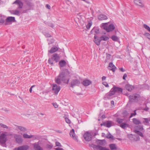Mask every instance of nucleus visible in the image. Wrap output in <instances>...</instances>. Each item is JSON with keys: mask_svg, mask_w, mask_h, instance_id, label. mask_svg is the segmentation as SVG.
Listing matches in <instances>:
<instances>
[{"mask_svg": "<svg viewBox=\"0 0 150 150\" xmlns=\"http://www.w3.org/2000/svg\"><path fill=\"white\" fill-rule=\"evenodd\" d=\"M14 138L16 139V142L18 144H21L23 141L21 136L19 134H14Z\"/></svg>", "mask_w": 150, "mask_h": 150, "instance_id": "obj_10", "label": "nucleus"}, {"mask_svg": "<svg viewBox=\"0 0 150 150\" xmlns=\"http://www.w3.org/2000/svg\"><path fill=\"white\" fill-rule=\"evenodd\" d=\"M133 123L136 125L141 124V122L136 118H134L132 119Z\"/></svg>", "mask_w": 150, "mask_h": 150, "instance_id": "obj_29", "label": "nucleus"}, {"mask_svg": "<svg viewBox=\"0 0 150 150\" xmlns=\"http://www.w3.org/2000/svg\"><path fill=\"white\" fill-rule=\"evenodd\" d=\"M52 90L54 94L57 95L61 89L60 86H58L56 84H53L52 85Z\"/></svg>", "mask_w": 150, "mask_h": 150, "instance_id": "obj_7", "label": "nucleus"}, {"mask_svg": "<svg viewBox=\"0 0 150 150\" xmlns=\"http://www.w3.org/2000/svg\"><path fill=\"white\" fill-rule=\"evenodd\" d=\"M119 69L122 72H124L125 71V70L123 68H120Z\"/></svg>", "mask_w": 150, "mask_h": 150, "instance_id": "obj_58", "label": "nucleus"}, {"mask_svg": "<svg viewBox=\"0 0 150 150\" xmlns=\"http://www.w3.org/2000/svg\"><path fill=\"white\" fill-rule=\"evenodd\" d=\"M104 142V140H98L96 141L98 144L101 145H103V142Z\"/></svg>", "mask_w": 150, "mask_h": 150, "instance_id": "obj_38", "label": "nucleus"}, {"mask_svg": "<svg viewBox=\"0 0 150 150\" xmlns=\"http://www.w3.org/2000/svg\"><path fill=\"white\" fill-rule=\"evenodd\" d=\"M44 35L46 37H51V35L48 33H45Z\"/></svg>", "mask_w": 150, "mask_h": 150, "instance_id": "obj_52", "label": "nucleus"}, {"mask_svg": "<svg viewBox=\"0 0 150 150\" xmlns=\"http://www.w3.org/2000/svg\"><path fill=\"white\" fill-rule=\"evenodd\" d=\"M136 133L141 137H143V135L142 133L139 131H137Z\"/></svg>", "mask_w": 150, "mask_h": 150, "instance_id": "obj_42", "label": "nucleus"}, {"mask_svg": "<svg viewBox=\"0 0 150 150\" xmlns=\"http://www.w3.org/2000/svg\"><path fill=\"white\" fill-rule=\"evenodd\" d=\"M71 137H72L74 140H77V137L75 135L74 130V129H71L69 133Z\"/></svg>", "mask_w": 150, "mask_h": 150, "instance_id": "obj_23", "label": "nucleus"}, {"mask_svg": "<svg viewBox=\"0 0 150 150\" xmlns=\"http://www.w3.org/2000/svg\"><path fill=\"white\" fill-rule=\"evenodd\" d=\"M100 41L101 40H103L105 41H106L107 40H108L109 38L106 36L105 35H103L100 37Z\"/></svg>", "mask_w": 150, "mask_h": 150, "instance_id": "obj_30", "label": "nucleus"}, {"mask_svg": "<svg viewBox=\"0 0 150 150\" xmlns=\"http://www.w3.org/2000/svg\"><path fill=\"white\" fill-rule=\"evenodd\" d=\"M49 26L53 28L54 27V25L52 24H50L49 25Z\"/></svg>", "mask_w": 150, "mask_h": 150, "instance_id": "obj_60", "label": "nucleus"}, {"mask_svg": "<svg viewBox=\"0 0 150 150\" xmlns=\"http://www.w3.org/2000/svg\"><path fill=\"white\" fill-rule=\"evenodd\" d=\"M29 148L28 146L24 145L19 146L17 148H15V149L16 150H27Z\"/></svg>", "mask_w": 150, "mask_h": 150, "instance_id": "obj_17", "label": "nucleus"}, {"mask_svg": "<svg viewBox=\"0 0 150 150\" xmlns=\"http://www.w3.org/2000/svg\"><path fill=\"white\" fill-rule=\"evenodd\" d=\"M108 23H103V25L104 29L107 32L112 31L115 29L114 25L112 24H110L108 26Z\"/></svg>", "mask_w": 150, "mask_h": 150, "instance_id": "obj_6", "label": "nucleus"}, {"mask_svg": "<svg viewBox=\"0 0 150 150\" xmlns=\"http://www.w3.org/2000/svg\"><path fill=\"white\" fill-rule=\"evenodd\" d=\"M127 77V74H125L123 76V79L125 80L126 78Z\"/></svg>", "mask_w": 150, "mask_h": 150, "instance_id": "obj_54", "label": "nucleus"}, {"mask_svg": "<svg viewBox=\"0 0 150 150\" xmlns=\"http://www.w3.org/2000/svg\"><path fill=\"white\" fill-rule=\"evenodd\" d=\"M139 97V95L137 94H135L132 96H129V100L131 102H134L137 100Z\"/></svg>", "mask_w": 150, "mask_h": 150, "instance_id": "obj_9", "label": "nucleus"}, {"mask_svg": "<svg viewBox=\"0 0 150 150\" xmlns=\"http://www.w3.org/2000/svg\"><path fill=\"white\" fill-rule=\"evenodd\" d=\"M59 66L61 67H63L66 65V62L64 60H61L59 62Z\"/></svg>", "mask_w": 150, "mask_h": 150, "instance_id": "obj_26", "label": "nucleus"}, {"mask_svg": "<svg viewBox=\"0 0 150 150\" xmlns=\"http://www.w3.org/2000/svg\"><path fill=\"white\" fill-rule=\"evenodd\" d=\"M92 83L91 81L88 80L86 79L84 80L82 83L84 86H87Z\"/></svg>", "mask_w": 150, "mask_h": 150, "instance_id": "obj_21", "label": "nucleus"}, {"mask_svg": "<svg viewBox=\"0 0 150 150\" xmlns=\"http://www.w3.org/2000/svg\"><path fill=\"white\" fill-rule=\"evenodd\" d=\"M134 2L136 5H138L142 8L144 7V5L141 0H134Z\"/></svg>", "mask_w": 150, "mask_h": 150, "instance_id": "obj_16", "label": "nucleus"}, {"mask_svg": "<svg viewBox=\"0 0 150 150\" xmlns=\"http://www.w3.org/2000/svg\"><path fill=\"white\" fill-rule=\"evenodd\" d=\"M136 110H134V113H131V114L129 116V117L130 118H131L133 116H135L136 115Z\"/></svg>", "mask_w": 150, "mask_h": 150, "instance_id": "obj_45", "label": "nucleus"}, {"mask_svg": "<svg viewBox=\"0 0 150 150\" xmlns=\"http://www.w3.org/2000/svg\"><path fill=\"white\" fill-rule=\"evenodd\" d=\"M143 27L149 31L150 32V28L147 25L145 24H144Z\"/></svg>", "mask_w": 150, "mask_h": 150, "instance_id": "obj_39", "label": "nucleus"}, {"mask_svg": "<svg viewBox=\"0 0 150 150\" xmlns=\"http://www.w3.org/2000/svg\"><path fill=\"white\" fill-rule=\"evenodd\" d=\"M58 48L56 47H52L51 49L49 51L51 53H53L56 52L58 50Z\"/></svg>", "mask_w": 150, "mask_h": 150, "instance_id": "obj_28", "label": "nucleus"}, {"mask_svg": "<svg viewBox=\"0 0 150 150\" xmlns=\"http://www.w3.org/2000/svg\"><path fill=\"white\" fill-rule=\"evenodd\" d=\"M103 84L106 87H109V85L108 84V83L105 82H103Z\"/></svg>", "mask_w": 150, "mask_h": 150, "instance_id": "obj_47", "label": "nucleus"}, {"mask_svg": "<svg viewBox=\"0 0 150 150\" xmlns=\"http://www.w3.org/2000/svg\"><path fill=\"white\" fill-rule=\"evenodd\" d=\"M109 67H110L111 68V69H110V70L112 71L113 72H114L116 69V67L114 65L113 63L112 62H110L109 64Z\"/></svg>", "mask_w": 150, "mask_h": 150, "instance_id": "obj_22", "label": "nucleus"}, {"mask_svg": "<svg viewBox=\"0 0 150 150\" xmlns=\"http://www.w3.org/2000/svg\"><path fill=\"white\" fill-rule=\"evenodd\" d=\"M101 117L102 118H104L105 117V116L104 115H102V116H101Z\"/></svg>", "mask_w": 150, "mask_h": 150, "instance_id": "obj_64", "label": "nucleus"}, {"mask_svg": "<svg viewBox=\"0 0 150 150\" xmlns=\"http://www.w3.org/2000/svg\"><path fill=\"white\" fill-rule=\"evenodd\" d=\"M34 86H35L34 85H33V86H31V87L29 89V91H30V93H31L32 92V88H33Z\"/></svg>", "mask_w": 150, "mask_h": 150, "instance_id": "obj_55", "label": "nucleus"}, {"mask_svg": "<svg viewBox=\"0 0 150 150\" xmlns=\"http://www.w3.org/2000/svg\"><path fill=\"white\" fill-rule=\"evenodd\" d=\"M95 43L98 46L100 44V38H97V36L96 35H95L94 36Z\"/></svg>", "mask_w": 150, "mask_h": 150, "instance_id": "obj_24", "label": "nucleus"}, {"mask_svg": "<svg viewBox=\"0 0 150 150\" xmlns=\"http://www.w3.org/2000/svg\"><path fill=\"white\" fill-rule=\"evenodd\" d=\"M56 146H61L62 145L60 143L58 142H56Z\"/></svg>", "mask_w": 150, "mask_h": 150, "instance_id": "obj_50", "label": "nucleus"}, {"mask_svg": "<svg viewBox=\"0 0 150 150\" xmlns=\"http://www.w3.org/2000/svg\"><path fill=\"white\" fill-rule=\"evenodd\" d=\"M83 137L85 140L87 141H89L92 139V135L91 134L88 132L85 133Z\"/></svg>", "mask_w": 150, "mask_h": 150, "instance_id": "obj_11", "label": "nucleus"}, {"mask_svg": "<svg viewBox=\"0 0 150 150\" xmlns=\"http://www.w3.org/2000/svg\"><path fill=\"white\" fill-rule=\"evenodd\" d=\"M145 35L147 37V38L149 40H150V34L148 33H146L145 34Z\"/></svg>", "mask_w": 150, "mask_h": 150, "instance_id": "obj_46", "label": "nucleus"}, {"mask_svg": "<svg viewBox=\"0 0 150 150\" xmlns=\"http://www.w3.org/2000/svg\"><path fill=\"white\" fill-rule=\"evenodd\" d=\"M17 127L18 129L23 132H25L27 130V129L25 127L21 126H17Z\"/></svg>", "mask_w": 150, "mask_h": 150, "instance_id": "obj_27", "label": "nucleus"}, {"mask_svg": "<svg viewBox=\"0 0 150 150\" xmlns=\"http://www.w3.org/2000/svg\"><path fill=\"white\" fill-rule=\"evenodd\" d=\"M127 137L130 140L133 142L137 141L139 139V136L131 134H128Z\"/></svg>", "mask_w": 150, "mask_h": 150, "instance_id": "obj_8", "label": "nucleus"}, {"mask_svg": "<svg viewBox=\"0 0 150 150\" xmlns=\"http://www.w3.org/2000/svg\"><path fill=\"white\" fill-rule=\"evenodd\" d=\"M125 95L126 96H129V94L128 93H126V94H125Z\"/></svg>", "mask_w": 150, "mask_h": 150, "instance_id": "obj_62", "label": "nucleus"}, {"mask_svg": "<svg viewBox=\"0 0 150 150\" xmlns=\"http://www.w3.org/2000/svg\"><path fill=\"white\" fill-rule=\"evenodd\" d=\"M124 121V119L117 118L116 119V122L120 124L122 123L123 121Z\"/></svg>", "mask_w": 150, "mask_h": 150, "instance_id": "obj_35", "label": "nucleus"}, {"mask_svg": "<svg viewBox=\"0 0 150 150\" xmlns=\"http://www.w3.org/2000/svg\"><path fill=\"white\" fill-rule=\"evenodd\" d=\"M16 21L15 18L14 17H8L6 20V24H8V23L12 22H14Z\"/></svg>", "mask_w": 150, "mask_h": 150, "instance_id": "obj_14", "label": "nucleus"}, {"mask_svg": "<svg viewBox=\"0 0 150 150\" xmlns=\"http://www.w3.org/2000/svg\"><path fill=\"white\" fill-rule=\"evenodd\" d=\"M117 139L119 141H121L122 140V139L121 138H117Z\"/></svg>", "mask_w": 150, "mask_h": 150, "instance_id": "obj_63", "label": "nucleus"}, {"mask_svg": "<svg viewBox=\"0 0 150 150\" xmlns=\"http://www.w3.org/2000/svg\"><path fill=\"white\" fill-rule=\"evenodd\" d=\"M52 104L53 105L55 108H57L58 107V105L56 103H53Z\"/></svg>", "mask_w": 150, "mask_h": 150, "instance_id": "obj_51", "label": "nucleus"}, {"mask_svg": "<svg viewBox=\"0 0 150 150\" xmlns=\"http://www.w3.org/2000/svg\"><path fill=\"white\" fill-rule=\"evenodd\" d=\"M65 119L66 122L68 124H70L71 123L70 120L67 117H65Z\"/></svg>", "mask_w": 150, "mask_h": 150, "instance_id": "obj_44", "label": "nucleus"}, {"mask_svg": "<svg viewBox=\"0 0 150 150\" xmlns=\"http://www.w3.org/2000/svg\"><path fill=\"white\" fill-rule=\"evenodd\" d=\"M111 38L114 41H117L118 40V38L117 36L114 35H112Z\"/></svg>", "mask_w": 150, "mask_h": 150, "instance_id": "obj_36", "label": "nucleus"}, {"mask_svg": "<svg viewBox=\"0 0 150 150\" xmlns=\"http://www.w3.org/2000/svg\"><path fill=\"white\" fill-rule=\"evenodd\" d=\"M109 146L112 150H116L117 149L116 145L115 144H110L109 145Z\"/></svg>", "mask_w": 150, "mask_h": 150, "instance_id": "obj_25", "label": "nucleus"}, {"mask_svg": "<svg viewBox=\"0 0 150 150\" xmlns=\"http://www.w3.org/2000/svg\"><path fill=\"white\" fill-rule=\"evenodd\" d=\"M125 88L127 91H131L134 88V87L129 84H127L125 86Z\"/></svg>", "mask_w": 150, "mask_h": 150, "instance_id": "obj_19", "label": "nucleus"}, {"mask_svg": "<svg viewBox=\"0 0 150 150\" xmlns=\"http://www.w3.org/2000/svg\"><path fill=\"white\" fill-rule=\"evenodd\" d=\"M101 125H103L107 127H110L112 126V122L111 121H108L106 122L103 123V124H101Z\"/></svg>", "mask_w": 150, "mask_h": 150, "instance_id": "obj_20", "label": "nucleus"}, {"mask_svg": "<svg viewBox=\"0 0 150 150\" xmlns=\"http://www.w3.org/2000/svg\"><path fill=\"white\" fill-rule=\"evenodd\" d=\"M93 147L94 149L96 150H110L109 149L105 147H103L101 146L95 145H93Z\"/></svg>", "mask_w": 150, "mask_h": 150, "instance_id": "obj_13", "label": "nucleus"}, {"mask_svg": "<svg viewBox=\"0 0 150 150\" xmlns=\"http://www.w3.org/2000/svg\"><path fill=\"white\" fill-rule=\"evenodd\" d=\"M145 121H144L143 122L144 123L145 122L146 123H149V118H145L144 119Z\"/></svg>", "mask_w": 150, "mask_h": 150, "instance_id": "obj_49", "label": "nucleus"}, {"mask_svg": "<svg viewBox=\"0 0 150 150\" xmlns=\"http://www.w3.org/2000/svg\"><path fill=\"white\" fill-rule=\"evenodd\" d=\"M111 105H114V101L113 100H112L111 101Z\"/></svg>", "mask_w": 150, "mask_h": 150, "instance_id": "obj_61", "label": "nucleus"}, {"mask_svg": "<svg viewBox=\"0 0 150 150\" xmlns=\"http://www.w3.org/2000/svg\"><path fill=\"white\" fill-rule=\"evenodd\" d=\"M70 73L67 69H65L60 72L59 75L55 79V82L58 84H61L62 81L64 83H68L69 80Z\"/></svg>", "mask_w": 150, "mask_h": 150, "instance_id": "obj_1", "label": "nucleus"}, {"mask_svg": "<svg viewBox=\"0 0 150 150\" xmlns=\"http://www.w3.org/2000/svg\"><path fill=\"white\" fill-rule=\"evenodd\" d=\"M60 59V57L57 53H55L52 56L51 58L48 59V62L50 64L53 65L54 61L57 63L59 61Z\"/></svg>", "mask_w": 150, "mask_h": 150, "instance_id": "obj_5", "label": "nucleus"}, {"mask_svg": "<svg viewBox=\"0 0 150 150\" xmlns=\"http://www.w3.org/2000/svg\"><path fill=\"white\" fill-rule=\"evenodd\" d=\"M138 127L139 129L141 131H142L144 129L143 126L139 125L138 126Z\"/></svg>", "mask_w": 150, "mask_h": 150, "instance_id": "obj_48", "label": "nucleus"}, {"mask_svg": "<svg viewBox=\"0 0 150 150\" xmlns=\"http://www.w3.org/2000/svg\"><path fill=\"white\" fill-rule=\"evenodd\" d=\"M46 7L48 9H50V5L49 4H47L46 6Z\"/></svg>", "mask_w": 150, "mask_h": 150, "instance_id": "obj_57", "label": "nucleus"}, {"mask_svg": "<svg viewBox=\"0 0 150 150\" xmlns=\"http://www.w3.org/2000/svg\"><path fill=\"white\" fill-rule=\"evenodd\" d=\"M120 126L122 128L125 129L128 127V125L126 123H122L120 125Z\"/></svg>", "mask_w": 150, "mask_h": 150, "instance_id": "obj_34", "label": "nucleus"}, {"mask_svg": "<svg viewBox=\"0 0 150 150\" xmlns=\"http://www.w3.org/2000/svg\"><path fill=\"white\" fill-rule=\"evenodd\" d=\"M12 135V134L7 132H4L2 133L0 135V144L3 146H5L8 140L7 137Z\"/></svg>", "mask_w": 150, "mask_h": 150, "instance_id": "obj_4", "label": "nucleus"}, {"mask_svg": "<svg viewBox=\"0 0 150 150\" xmlns=\"http://www.w3.org/2000/svg\"><path fill=\"white\" fill-rule=\"evenodd\" d=\"M92 25V23H89L88 25L86 26L87 28L88 29H89Z\"/></svg>", "mask_w": 150, "mask_h": 150, "instance_id": "obj_43", "label": "nucleus"}, {"mask_svg": "<svg viewBox=\"0 0 150 150\" xmlns=\"http://www.w3.org/2000/svg\"><path fill=\"white\" fill-rule=\"evenodd\" d=\"M27 6V9L24 11L23 13H26L27 11L32 9L34 6V4L30 0H23ZM13 4H16L18 5V9L22 8L23 7V4L21 0H16L13 3Z\"/></svg>", "mask_w": 150, "mask_h": 150, "instance_id": "obj_2", "label": "nucleus"}, {"mask_svg": "<svg viewBox=\"0 0 150 150\" xmlns=\"http://www.w3.org/2000/svg\"><path fill=\"white\" fill-rule=\"evenodd\" d=\"M106 59L105 60V62H108L109 61V60L111 58V55L110 54H106Z\"/></svg>", "mask_w": 150, "mask_h": 150, "instance_id": "obj_31", "label": "nucleus"}, {"mask_svg": "<svg viewBox=\"0 0 150 150\" xmlns=\"http://www.w3.org/2000/svg\"><path fill=\"white\" fill-rule=\"evenodd\" d=\"M80 83L78 79L72 80L71 83V86L73 88L75 86H78Z\"/></svg>", "mask_w": 150, "mask_h": 150, "instance_id": "obj_12", "label": "nucleus"}, {"mask_svg": "<svg viewBox=\"0 0 150 150\" xmlns=\"http://www.w3.org/2000/svg\"><path fill=\"white\" fill-rule=\"evenodd\" d=\"M106 138L110 139H113V136L110 133L107 134L106 136Z\"/></svg>", "mask_w": 150, "mask_h": 150, "instance_id": "obj_37", "label": "nucleus"}, {"mask_svg": "<svg viewBox=\"0 0 150 150\" xmlns=\"http://www.w3.org/2000/svg\"><path fill=\"white\" fill-rule=\"evenodd\" d=\"M0 126L4 128H8V127L7 126L2 123L0 124Z\"/></svg>", "mask_w": 150, "mask_h": 150, "instance_id": "obj_41", "label": "nucleus"}, {"mask_svg": "<svg viewBox=\"0 0 150 150\" xmlns=\"http://www.w3.org/2000/svg\"><path fill=\"white\" fill-rule=\"evenodd\" d=\"M23 137L26 139L30 138L33 137V135H29L27 134H24L23 135Z\"/></svg>", "mask_w": 150, "mask_h": 150, "instance_id": "obj_32", "label": "nucleus"}, {"mask_svg": "<svg viewBox=\"0 0 150 150\" xmlns=\"http://www.w3.org/2000/svg\"><path fill=\"white\" fill-rule=\"evenodd\" d=\"M5 22V21L2 18H0V23H4Z\"/></svg>", "mask_w": 150, "mask_h": 150, "instance_id": "obj_53", "label": "nucleus"}, {"mask_svg": "<svg viewBox=\"0 0 150 150\" xmlns=\"http://www.w3.org/2000/svg\"><path fill=\"white\" fill-rule=\"evenodd\" d=\"M122 88L114 86L112 88L110 91L106 93L103 99L106 100L108 99H110L111 98V97L115 95L116 93H121L122 92Z\"/></svg>", "mask_w": 150, "mask_h": 150, "instance_id": "obj_3", "label": "nucleus"}, {"mask_svg": "<svg viewBox=\"0 0 150 150\" xmlns=\"http://www.w3.org/2000/svg\"><path fill=\"white\" fill-rule=\"evenodd\" d=\"M12 13L14 15H16L18 16L20 15V13L21 12L18 10H16L12 11Z\"/></svg>", "mask_w": 150, "mask_h": 150, "instance_id": "obj_33", "label": "nucleus"}, {"mask_svg": "<svg viewBox=\"0 0 150 150\" xmlns=\"http://www.w3.org/2000/svg\"><path fill=\"white\" fill-rule=\"evenodd\" d=\"M33 148L35 150H43L39 145L38 142H36L33 144Z\"/></svg>", "mask_w": 150, "mask_h": 150, "instance_id": "obj_15", "label": "nucleus"}, {"mask_svg": "<svg viewBox=\"0 0 150 150\" xmlns=\"http://www.w3.org/2000/svg\"><path fill=\"white\" fill-rule=\"evenodd\" d=\"M47 41L48 42L49 44H52L54 42V40L53 39H47Z\"/></svg>", "mask_w": 150, "mask_h": 150, "instance_id": "obj_40", "label": "nucleus"}, {"mask_svg": "<svg viewBox=\"0 0 150 150\" xmlns=\"http://www.w3.org/2000/svg\"><path fill=\"white\" fill-rule=\"evenodd\" d=\"M106 77L105 76H103L102 78V79L103 81H104L105 80Z\"/></svg>", "mask_w": 150, "mask_h": 150, "instance_id": "obj_59", "label": "nucleus"}, {"mask_svg": "<svg viewBox=\"0 0 150 150\" xmlns=\"http://www.w3.org/2000/svg\"><path fill=\"white\" fill-rule=\"evenodd\" d=\"M55 150H63V149L62 148L59 147L55 148Z\"/></svg>", "mask_w": 150, "mask_h": 150, "instance_id": "obj_56", "label": "nucleus"}, {"mask_svg": "<svg viewBox=\"0 0 150 150\" xmlns=\"http://www.w3.org/2000/svg\"><path fill=\"white\" fill-rule=\"evenodd\" d=\"M98 19L100 21L106 20L108 19L107 17L104 14H101L98 16Z\"/></svg>", "mask_w": 150, "mask_h": 150, "instance_id": "obj_18", "label": "nucleus"}]
</instances>
